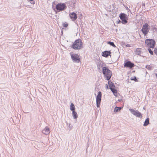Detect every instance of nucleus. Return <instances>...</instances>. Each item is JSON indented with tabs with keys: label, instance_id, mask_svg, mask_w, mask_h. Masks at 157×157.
<instances>
[{
	"label": "nucleus",
	"instance_id": "f257e3e1",
	"mask_svg": "<svg viewBox=\"0 0 157 157\" xmlns=\"http://www.w3.org/2000/svg\"><path fill=\"white\" fill-rule=\"evenodd\" d=\"M104 75V77L106 80H109L112 76V72L108 67H105L103 68L101 71Z\"/></svg>",
	"mask_w": 157,
	"mask_h": 157
},
{
	"label": "nucleus",
	"instance_id": "f03ea898",
	"mask_svg": "<svg viewBox=\"0 0 157 157\" xmlns=\"http://www.w3.org/2000/svg\"><path fill=\"white\" fill-rule=\"evenodd\" d=\"M82 44V42L80 40H77L73 43L72 48L74 49H79L81 48Z\"/></svg>",
	"mask_w": 157,
	"mask_h": 157
},
{
	"label": "nucleus",
	"instance_id": "7ed1b4c3",
	"mask_svg": "<svg viewBox=\"0 0 157 157\" xmlns=\"http://www.w3.org/2000/svg\"><path fill=\"white\" fill-rule=\"evenodd\" d=\"M145 44L148 48H154L155 44V41L152 39H147L145 40Z\"/></svg>",
	"mask_w": 157,
	"mask_h": 157
},
{
	"label": "nucleus",
	"instance_id": "20e7f679",
	"mask_svg": "<svg viewBox=\"0 0 157 157\" xmlns=\"http://www.w3.org/2000/svg\"><path fill=\"white\" fill-rule=\"evenodd\" d=\"M150 29L149 25L147 23H145L142 27L141 31L144 35L145 36L149 32Z\"/></svg>",
	"mask_w": 157,
	"mask_h": 157
},
{
	"label": "nucleus",
	"instance_id": "39448f33",
	"mask_svg": "<svg viewBox=\"0 0 157 157\" xmlns=\"http://www.w3.org/2000/svg\"><path fill=\"white\" fill-rule=\"evenodd\" d=\"M129 110L132 114L136 117L140 118H142V116L141 113L137 110L129 109Z\"/></svg>",
	"mask_w": 157,
	"mask_h": 157
},
{
	"label": "nucleus",
	"instance_id": "423d86ee",
	"mask_svg": "<svg viewBox=\"0 0 157 157\" xmlns=\"http://www.w3.org/2000/svg\"><path fill=\"white\" fill-rule=\"evenodd\" d=\"M101 92L99 91L98 92V94L96 98V102L97 104V107H100V105L101 101Z\"/></svg>",
	"mask_w": 157,
	"mask_h": 157
},
{
	"label": "nucleus",
	"instance_id": "0eeeda50",
	"mask_svg": "<svg viewBox=\"0 0 157 157\" xmlns=\"http://www.w3.org/2000/svg\"><path fill=\"white\" fill-rule=\"evenodd\" d=\"M66 7V6L64 3H60L56 6V9L59 11L64 10L65 9Z\"/></svg>",
	"mask_w": 157,
	"mask_h": 157
},
{
	"label": "nucleus",
	"instance_id": "6e6552de",
	"mask_svg": "<svg viewBox=\"0 0 157 157\" xmlns=\"http://www.w3.org/2000/svg\"><path fill=\"white\" fill-rule=\"evenodd\" d=\"M71 56L73 62L77 63L79 62L80 59L77 54L71 53Z\"/></svg>",
	"mask_w": 157,
	"mask_h": 157
},
{
	"label": "nucleus",
	"instance_id": "1a4fd4ad",
	"mask_svg": "<svg viewBox=\"0 0 157 157\" xmlns=\"http://www.w3.org/2000/svg\"><path fill=\"white\" fill-rule=\"evenodd\" d=\"M97 65L98 71L100 73L101 72L102 70H103V68L105 67V65L100 62H98L97 63Z\"/></svg>",
	"mask_w": 157,
	"mask_h": 157
},
{
	"label": "nucleus",
	"instance_id": "9d476101",
	"mask_svg": "<svg viewBox=\"0 0 157 157\" xmlns=\"http://www.w3.org/2000/svg\"><path fill=\"white\" fill-rule=\"evenodd\" d=\"M126 15L124 13H121L119 17L123 24H126L127 23V21L126 19Z\"/></svg>",
	"mask_w": 157,
	"mask_h": 157
},
{
	"label": "nucleus",
	"instance_id": "9b49d317",
	"mask_svg": "<svg viewBox=\"0 0 157 157\" xmlns=\"http://www.w3.org/2000/svg\"><path fill=\"white\" fill-rule=\"evenodd\" d=\"M69 16L72 21H75L77 18V14L74 12L70 14Z\"/></svg>",
	"mask_w": 157,
	"mask_h": 157
},
{
	"label": "nucleus",
	"instance_id": "f8f14e48",
	"mask_svg": "<svg viewBox=\"0 0 157 157\" xmlns=\"http://www.w3.org/2000/svg\"><path fill=\"white\" fill-rule=\"evenodd\" d=\"M42 132L46 135L49 134L50 132L49 128L47 126L46 127L42 130Z\"/></svg>",
	"mask_w": 157,
	"mask_h": 157
},
{
	"label": "nucleus",
	"instance_id": "ddd939ff",
	"mask_svg": "<svg viewBox=\"0 0 157 157\" xmlns=\"http://www.w3.org/2000/svg\"><path fill=\"white\" fill-rule=\"evenodd\" d=\"M134 66V64L131 63L130 61H128L126 62L124 65V67H129L130 68H132Z\"/></svg>",
	"mask_w": 157,
	"mask_h": 157
},
{
	"label": "nucleus",
	"instance_id": "4468645a",
	"mask_svg": "<svg viewBox=\"0 0 157 157\" xmlns=\"http://www.w3.org/2000/svg\"><path fill=\"white\" fill-rule=\"evenodd\" d=\"M111 53V52L109 51H105L104 52H102V56L107 57L109 56H110V54Z\"/></svg>",
	"mask_w": 157,
	"mask_h": 157
},
{
	"label": "nucleus",
	"instance_id": "2eb2a0df",
	"mask_svg": "<svg viewBox=\"0 0 157 157\" xmlns=\"http://www.w3.org/2000/svg\"><path fill=\"white\" fill-rule=\"evenodd\" d=\"M108 84L109 87V89H111L113 88H115V86L114 84L110 81H108Z\"/></svg>",
	"mask_w": 157,
	"mask_h": 157
},
{
	"label": "nucleus",
	"instance_id": "dca6fc26",
	"mask_svg": "<svg viewBox=\"0 0 157 157\" xmlns=\"http://www.w3.org/2000/svg\"><path fill=\"white\" fill-rule=\"evenodd\" d=\"M72 116L75 119H76L78 117L77 113L75 111H72Z\"/></svg>",
	"mask_w": 157,
	"mask_h": 157
},
{
	"label": "nucleus",
	"instance_id": "f3484780",
	"mask_svg": "<svg viewBox=\"0 0 157 157\" xmlns=\"http://www.w3.org/2000/svg\"><path fill=\"white\" fill-rule=\"evenodd\" d=\"M141 52V51L140 48H137L136 49L135 51V53L136 55H140Z\"/></svg>",
	"mask_w": 157,
	"mask_h": 157
},
{
	"label": "nucleus",
	"instance_id": "a211bd4d",
	"mask_svg": "<svg viewBox=\"0 0 157 157\" xmlns=\"http://www.w3.org/2000/svg\"><path fill=\"white\" fill-rule=\"evenodd\" d=\"M70 110L72 111H75V107L74 104L71 103L70 106Z\"/></svg>",
	"mask_w": 157,
	"mask_h": 157
},
{
	"label": "nucleus",
	"instance_id": "6ab92c4d",
	"mask_svg": "<svg viewBox=\"0 0 157 157\" xmlns=\"http://www.w3.org/2000/svg\"><path fill=\"white\" fill-rule=\"evenodd\" d=\"M111 91L113 93L114 95L116 96L117 95V90H115V88H113L112 89H111Z\"/></svg>",
	"mask_w": 157,
	"mask_h": 157
},
{
	"label": "nucleus",
	"instance_id": "aec40b11",
	"mask_svg": "<svg viewBox=\"0 0 157 157\" xmlns=\"http://www.w3.org/2000/svg\"><path fill=\"white\" fill-rule=\"evenodd\" d=\"M149 119L147 118L145 121L144 122L143 125L144 126H146L148 125L149 123Z\"/></svg>",
	"mask_w": 157,
	"mask_h": 157
},
{
	"label": "nucleus",
	"instance_id": "412c9836",
	"mask_svg": "<svg viewBox=\"0 0 157 157\" xmlns=\"http://www.w3.org/2000/svg\"><path fill=\"white\" fill-rule=\"evenodd\" d=\"M121 109V107H116L114 109V112L115 113H117Z\"/></svg>",
	"mask_w": 157,
	"mask_h": 157
},
{
	"label": "nucleus",
	"instance_id": "4be33fe9",
	"mask_svg": "<svg viewBox=\"0 0 157 157\" xmlns=\"http://www.w3.org/2000/svg\"><path fill=\"white\" fill-rule=\"evenodd\" d=\"M108 44H109L111 45L113 47H116V46L114 44L113 42H111L110 41H108L107 43Z\"/></svg>",
	"mask_w": 157,
	"mask_h": 157
},
{
	"label": "nucleus",
	"instance_id": "5701e85b",
	"mask_svg": "<svg viewBox=\"0 0 157 157\" xmlns=\"http://www.w3.org/2000/svg\"><path fill=\"white\" fill-rule=\"evenodd\" d=\"M149 48L148 49V50L149 51V52L150 53V54L151 55H153V51L151 50L150 48Z\"/></svg>",
	"mask_w": 157,
	"mask_h": 157
},
{
	"label": "nucleus",
	"instance_id": "b1692460",
	"mask_svg": "<svg viewBox=\"0 0 157 157\" xmlns=\"http://www.w3.org/2000/svg\"><path fill=\"white\" fill-rule=\"evenodd\" d=\"M63 26L64 27H67L68 26V24L67 22H65L63 24Z\"/></svg>",
	"mask_w": 157,
	"mask_h": 157
},
{
	"label": "nucleus",
	"instance_id": "393cba45",
	"mask_svg": "<svg viewBox=\"0 0 157 157\" xmlns=\"http://www.w3.org/2000/svg\"><path fill=\"white\" fill-rule=\"evenodd\" d=\"M131 79L132 80H134L135 81H136L137 80L136 77H134L133 78H131Z\"/></svg>",
	"mask_w": 157,
	"mask_h": 157
},
{
	"label": "nucleus",
	"instance_id": "a878e982",
	"mask_svg": "<svg viewBox=\"0 0 157 157\" xmlns=\"http://www.w3.org/2000/svg\"><path fill=\"white\" fill-rule=\"evenodd\" d=\"M124 46L127 47H131L130 45L129 44H125V45H124Z\"/></svg>",
	"mask_w": 157,
	"mask_h": 157
},
{
	"label": "nucleus",
	"instance_id": "bb28decb",
	"mask_svg": "<svg viewBox=\"0 0 157 157\" xmlns=\"http://www.w3.org/2000/svg\"><path fill=\"white\" fill-rule=\"evenodd\" d=\"M154 52L155 54L157 55V48L154 50Z\"/></svg>",
	"mask_w": 157,
	"mask_h": 157
},
{
	"label": "nucleus",
	"instance_id": "cd10ccee",
	"mask_svg": "<svg viewBox=\"0 0 157 157\" xmlns=\"http://www.w3.org/2000/svg\"><path fill=\"white\" fill-rule=\"evenodd\" d=\"M146 67L148 69H149L150 68V67L149 66H146Z\"/></svg>",
	"mask_w": 157,
	"mask_h": 157
},
{
	"label": "nucleus",
	"instance_id": "c85d7f7f",
	"mask_svg": "<svg viewBox=\"0 0 157 157\" xmlns=\"http://www.w3.org/2000/svg\"><path fill=\"white\" fill-rule=\"evenodd\" d=\"M105 87L106 88L108 89V86L107 84H106Z\"/></svg>",
	"mask_w": 157,
	"mask_h": 157
},
{
	"label": "nucleus",
	"instance_id": "c756f323",
	"mask_svg": "<svg viewBox=\"0 0 157 157\" xmlns=\"http://www.w3.org/2000/svg\"><path fill=\"white\" fill-rule=\"evenodd\" d=\"M156 77H157V73L156 74Z\"/></svg>",
	"mask_w": 157,
	"mask_h": 157
},
{
	"label": "nucleus",
	"instance_id": "7c9ffc66",
	"mask_svg": "<svg viewBox=\"0 0 157 157\" xmlns=\"http://www.w3.org/2000/svg\"><path fill=\"white\" fill-rule=\"evenodd\" d=\"M29 0L30 1H33V0Z\"/></svg>",
	"mask_w": 157,
	"mask_h": 157
}]
</instances>
